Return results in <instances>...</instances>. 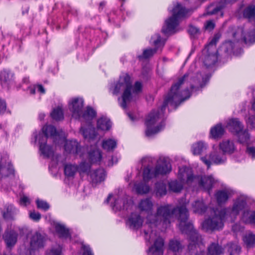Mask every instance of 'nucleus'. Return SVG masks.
I'll return each instance as SVG.
<instances>
[{
    "instance_id": "21",
    "label": "nucleus",
    "mask_w": 255,
    "mask_h": 255,
    "mask_svg": "<svg viewBox=\"0 0 255 255\" xmlns=\"http://www.w3.org/2000/svg\"><path fill=\"white\" fill-rule=\"evenodd\" d=\"M18 234L14 230H6L3 235V239L7 247H13L16 243Z\"/></svg>"
},
{
    "instance_id": "61",
    "label": "nucleus",
    "mask_w": 255,
    "mask_h": 255,
    "mask_svg": "<svg viewBox=\"0 0 255 255\" xmlns=\"http://www.w3.org/2000/svg\"><path fill=\"white\" fill-rule=\"evenodd\" d=\"M247 153L252 158H255V147L247 145L246 149Z\"/></svg>"
},
{
    "instance_id": "7",
    "label": "nucleus",
    "mask_w": 255,
    "mask_h": 255,
    "mask_svg": "<svg viewBox=\"0 0 255 255\" xmlns=\"http://www.w3.org/2000/svg\"><path fill=\"white\" fill-rule=\"evenodd\" d=\"M229 210L222 209L215 211L214 215L202 223V228L206 231L219 230L224 226V221L227 218L226 214Z\"/></svg>"
},
{
    "instance_id": "41",
    "label": "nucleus",
    "mask_w": 255,
    "mask_h": 255,
    "mask_svg": "<svg viewBox=\"0 0 255 255\" xmlns=\"http://www.w3.org/2000/svg\"><path fill=\"white\" fill-rule=\"evenodd\" d=\"M226 248L230 255H239L241 251L240 246L236 243H229Z\"/></svg>"
},
{
    "instance_id": "11",
    "label": "nucleus",
    "mask_w": 255,
    "mask_h": 255,
    "mask_svg": "<svg viewBox=\"0 0 255 255\" xmlns=\"http://www.w3.org/2000/svg\"><path fill=\"white\" fill-rule=\"evenodd\" d=\"M194 185L193 187L198 186L200 188L208 191L209 193L215 183V180L211 175L209 176H196L194 178Z\"/></svg>"
},
{
    "instance_id": "22",
    "label": "nucleus",
    "mask_w": 255,
    "mask_h": 255,
    "mask_svg": "<svg viewBox=\"0 0 255 255\" xmlns=\"http://www.w3.org/2000/svg\"><path fill=\"white\" fill-rule=\"evenodd\" d=\"M39 144V150L41 153L46 158L53 156L54 150L51 146L47 145L46 142L43 141L41 139H37Z\"/></svg>"
},
{
    "instance_id": "17",
    "label": "nucleus",
    "mask_w": 255,
    "mask_h": 255,
    "mask_svg": "<svg viewBox=\"0 0 255 255\" xmlns=\"http://www.w3.org/2000/svg\"><path fill=\"white\" fill-rule=\"evenodd\" d=\"M164 244L163 239L158 237L155 240L153 245L149 248L147 255H163Z\"/></svg>"
},
{
    "instance_id": "20",
    "label": "nucleus",
    "mask_w": 255,
    "mask_h": 255,
    "mask_svg": "<svg viewBox=\"0 0 255 255\" xmlns=\"http://www.w3.org/2000/svg\"><path fill=\"white\" fill-rule=\"evenodd\" d=\"M203 52L205 54L203 61L205 66L209 68L214 65L218 60L217 52H213L211 50H209V52H207L205 51L204 49Z\"/></svg>"
},
{
    "instance_id": "2",
    "label": "nucleus",
    "mask_w": 255,
    "mask_h": 255,
    "mask_svg": "<svg viewBox=\"0 0 255 255\" xmlns=\"http://www.w3.org/2000/svg\"><path fill=\"white\" fill-rule=\"evenodd\" d=\"M199 76H201L200 74H198L197 77L195 78L192 73H187L179 79L177 83L172 85L170 92L165 97L161 108L151 111L146 119L145 122L146 126L145 134L147 136L149 137L157 133L164 127L165 125L163 122L157 126H155V125L160 120L163 119L164 111L168 104L177 107L190 98L191 94L189 90L186 89L183 91H180V86L187 81L190 84L191 89H193L194 86L192 83L199 82L200 77Z\"/></svg>"
},
{
    "instance_id": "25",
    "label": "nucleus",
    "mask_w": 255,
    "mask_h": 255,
    "mask_svg": "<svg viewBox=\"0 0 255 255\" xmlns=\"http://www.w3.org/2000/svg\"><path fill=\"white\" fill-rule=\"evenodd\" d=\"M3 218L7 220H11L14 219L15 214V209L11 204H6L3 210L0 209Z\"/></svg>"
},
{
    "instance_id": "56",
    "label": "nucleus",
    "mask_w": 255,
    "mask_h": 255,
    "mask_svg": "<svg viewBox=\"0 0 255 255\" xmlns=\"http://www.w3.org/2000/svg\"><path fill=\"white\" fill-rule=\"evenodd\" d=\"M252 108L255 111V100L252 104ZM247 124L248 126L255 128V116H253L250 117L247 120Z\"/></svg>"
},
{
    "instance_id": "6",
    "label": "nucleus",
    "mask_w": 255,
    "mask_h": 255,
    "mask_svg": "<svg viewBox=\"0 0 255 255\" xmlns=\"http://www.w3.org/2000/svg\"><path fill=\"white\" fill-rule=\"evenodd\" d=\"M161 163L154 167L146 166L143 171V179L144 182H148L150 179L155 178L159 175H165L171 170V165L166 159H160Z\"/></svg>"
},
{
    "instance_id": "39",
    "label": "nucleus",
    "mask_w": 255,
    "mask_h": 255,
    "mask_svg": "<svg viewBox=\"0 0 255 255\" xmlns=\"http://www.w3.org/2000/svg\"><path fill=\"white\" fill-rule=\"evenodd\" d=\"M243 16L250 20L255 19V5H249L243 11Z\"/></svg>"
},
{
    "instance_id": "14",
    "label": "nucleus",
    "mask_w": 255,
    "mask_h": 255,
    "mask_svg": "<svg viewBox=\"0 0 255 255\" xmlns=\"http://www.w3.org/2000/svg\"><path fill=\"white\" fill-rule=\"evenodd\" d=\"M133 205V203L131 200L128 199L127 197H124L123 198H115V202L112 206L114 210L120 211L122 210H128L130 209Z\"/></svg>"
},
{
    "instance_id": "60",
    "label": "nucleus",
    "mask_w": 255,
    "mask_h": 255,
    "mask_svg": "<svg viewBox=\"0 0 255 255\" xmlns=\"http://www.w3.org/2000/svg\"><path fill=\"white\" fill-rule=\"evenodd\" d=\"M41 214L39 212L34 211L29 213V217L34 221H38L41 219Z\"/></svg>"
},
{
    "instance_id": "36",
    "label": "nucleus",
    "mask_w": 255,
    "mask_h": 255,
    "mask_svg": "<svg viewBox=\"0 0 255 255\" xmlns=\"http://www.w3.org/2000/svg\"><path fill=\"white\" fill-rule=\"evenodd\" d=\"M223 253V248L218 243H213L208 248L209 255H221Z\"/></svg>"
},
{
    "instance_id": "30",
    "label": "nucleus",
    "mask_w": 255,
    "mask_h": 255,
    "mask_svg": "<svg viewBox=\"0 0 255 255\" xmlns=\"http://www.w3.org/2000/svg\"><path fill=\"white\" fill-rule=\"evenodd\" d=\"M97 128L102 130H109L112 127V123L106 117L103 116L97 120Z\"/></svg>"
},
{
    "instance_id": "32",
    "label": "nucleus",
    "mask_w": 255,
    "mask_h": 255,
    "mask_svg": "<svg viewBox=\"0 0 255 255\" xmlns=\"http://www.w3.org/2000/svg\"><path fill=\"white\" fill-rule=\"evenodd\" d=\"M210 159L216 164H220L225 162L226 160L225 155L221 151H214L210 155Z\"/></svg>"
},
{
    "instance_id": "48",
    "label": "nucleus",
    "mask_w": 255,
    "mask_h": 255,
    "mask_svg": "<svg viewBox=\"0 0 255 255\" xmlns=\"http://www.w3.org/2000/svg\"><path fill=\"white\" fill-rule=\"evenodd\" d=\"M224 129L221 125H217L212 128L210 130V133L212 136L214 138L221 137L223 135Z\"/></svg>"
},
{
    "instance_id": "45",
    "label": "nucleus",
    "mask_w": 255,
    "mask_h": 255,
    "mask_svg": "<svg viewBox=\"0 0 255 255\" xmlns=\"http://www.w3.org/2000/svg\"><path fill=\"white\" fill-rule=\"evenodd\" d=\"M236 134L238 136V141L240 143L248 145L249 144L250 135L247 130H242Z\"/></svg>"
},
{
    "instance_id": "12",
    "label": "nucleus",
    "mask_w": 255,
    "mask_h": 255,
    "mask_svg": "<svg viewBox=\"0 0 255 255\" xmlns=\"http://www.w3.org/2000/svg\"><path fill=\"white\" fill-rule=\"evenodd\" d=\"M247 205V198L244 196H240L234 202L233 207L230 208H226L229 210V212L226 214L228 216L235 217L237 216L240 212L243 210Z\"/></svg>"
},
{
    "instance_id": "10",
    "label": "nucleus",
    "mask_w": 255,
    "mask_h": 255,
    "mask_svg": "<svg viewBox=\"0 0 255 255\" xmlns=\"http://www.w3.org/2000/svg\"><path fill=\"white\" fill-rule=\"evenodd\" d=\"M84 107V100L81 98H74L69 102V108L72 113V117L80 120Z\"/></svg>"
},
{
    "instance_id": "1",
    "label": "nucleus",
    "mask_w": 255,
    "mask_h": 255,
    "mask_svg": "<svg viewBox=\"0 0 255 255\" xmlns=\"http://www.w3.org/2000/svg\"><path fill=\"white\" fill-rule=\"evenodd\" d=\"M170 204H165L159 206L154 215H148L147 221L149 227L162 225L166 228L169 227L174 220V215L178 212V220L179 221V228L182 233L187 235L190 241L188 249L190 251L196 248V246L202 244V238L195 230L191 222H187L189 217L186 203L172 208Z\"/></svg>"
},
{
    "instance_id": "53",
    "label": "nucleus",
    "mask_w": 255,
    "mask_h": 255,
    "mask_svg": "<svg viewBox=\"0 0 255 255\" xmlns=\"http://www.w3.org/2000/svg\"><path fill=\"white\" fill-rule=\"evenodd\" d=\"M78 167V171H79L80 174L86 173L89 175L90 173L91 164L86 163L85 161L82 162Z\"/></svg>"
},
{
    "instance_id": "35",
    "label": "nucleus",
    "mask_w": 255,
    "mask_h": 255,
    "mask_svg": "<svg viewBox=\"0 0 255 255\" xmlns=\"http://www.w3.org/2000/svg\"><path fill=\"white\" fill-rule=\"evenodd\" d=\"M102 159V153L100 150L95 148L88 153V160L91 163H97L100 162Z\"/></svg>"
},
{
    "instance_id": "44",
    "label": "nucleus",
    "mask_w": 255,
    "mask_h": 255,
    "mask_svg": "<svg viewBox=\"0 0 255 255\" xmlns=\"http://www.w3.org/2000/svg\"><path fill=\"white\" fill-rule=\"evenodd\" d=\"M134 189L136 192L139 194H146L150 190V188L148 185L141 182L135 183L134 185Z\"/></svg>"
},
{
    "instance_id": "51",
    "label": "nucleus",
    "mask_w": 255,
    "mask_h": 255,
    "mask_svg": "<svg viewBox=\"0 0 255 255\" xmlns=\"http://www.w3.org/2000/svg\"><path fill=\"white\" fill-rule=\"evenodd\" d=\"M52 118L56 121H60L64 118L63 112L61 108L58 107L53 110L51 113Z\"/></svg>"
},
{
    "instance_id": "19",
    "label": "nucleus",
    "mask_w": 255,
    "mask_h": 255,
    "mask_svg": "<svg viewBox=\"0 0 255 255\" xmlns=\"http://www.w3.org/2000/svg\"><path fill=\"white\" fill-rule=\"evenodd\" d=\"M65 150L69 153L82 156L81 147L76 140H67L64 145Z\"/></svg>"
},
{
    "instance_id": "63",
    "label": "nucleus",
    "mask_w": 255,
    "mask_h": 255,
    "mask_svg": "<svg viewBox=\"0 0 255 255\" xmlns=\"http://www.w3.org/2000/svg\"><path fill=\"white\" fill-rule=\"evenodd\" d=\"M6 109V103L4 100L0 99V115L3 114Z\"/></svg>"
},
{
    "instance_id": "8",
    "label": "nucleus",
    "mask_w": 255,
    "mask_h": 255,
    "mask_svg": "<svg viewBox=\"0 0 255 255\" xmlns=\"http://www.w3.org/2000/svg\"><path fill=\"white\" fill-rule=\"evenodd\" d=\"M151 42L153 43L155 48L144 50L142 54L138 56L139 59H147L152 56L158 51H161L164 45V41L162 40L159 34H156L151 37Z\"/></svg>"
},
{
    "instance_id": "29",
    "label": "nucleus",
    "mask_w": 255,
    "mask_h": 255,
    "mask_svg": "<svg viewBox=\"0 0 255 255\" xmlns=\"http://www.w3.org/2000/svg\"><path fill=\"white\" fill-rule=\"evenodd\" d=\"M80 132L85 138L92 139L97 135V132L95 128L91 124H89L87 128H85L83 127H81Z\"/></svg>"
},
{
    "instance_id": "33",
    "label": "nucleus",
    "mask_w": 255,
    "mask_h": 255,
    "mask_svg": "<svg viewBox=\"0 0 255 255\" xmlns=\"http://www.w3.org/2000/svg\"><path fill=\"white\" fill-rule=\"evenodd\" d=\"M192 209L195 213L203 214L205 212L207 207L202 199L195 201L192 204Z\"/></svg>"
},
{
    "instance_id": "40",
    "label": "nucleus",
    "mask_w": 255,
    "mask_h": 255,
    "mask_svg": "<svg viewBox=\"0 0 255 255\" xmlns=\"http://www.w3.org/2000/svg\"><path fill=\"white\" fill-rule=\"evenodd\" d=\"M221 37V34L219 33L214 35L211 40L209 42L208 44L206 45L205 48V51L209 52L211 50L213 52H217L216 47V44Z\"/></svg>"
},
{
    "instance_id": "23",
    "label": "nucleus",
    "mask_w": 255,
    "mask_h": 255,
    "mask_svg": "<svg viewBox=\"0 0 255 255\" xmlns=\"http://www.w3.org/2000/svg\"><path fill=\"white\" fill-rule=\"evenodd\" d=\"M153 203L151 198H147L141 200L138 204V208L141 211L147 214L151 213L152 211Z\"/></svg>"
},
{
    "instance_id": "42",
    "label": "nucleus",
    "mask_w": 255,
    "mask_h": 255,
    "mask_svg": "<svg viewBox=\"0 0 255 255\" xmlns=\"http://www.w3.org/2000/svg\"><path fill=\"white\" fill-rule=\"evenodd\" d=\"M168 247L169 249L173 252H179L182 251L184 246L180 241L172 239L169 241Z\"/></svg>"
},
{
    "instance_id": "5",
    "label": "nucleus",
    "mask_w": 255,
    "mask_h": 255,
    "mask_svg": "<svg viewBox=\"0 0 255 255\" xmlns=\"http://www.w3.org/2000/svg\"><path fill=\"white\" fill-rule=\"evenodd\" d=\"M190 11L177 2L172 9V16L165 21V24L162 28V32L165 34H172L175 32V28L178 25L179 19L185 16Z\"/></svg>"
},
{
    "instance_id": "43",
    "label": "nucleus",
    "mask_w": 255,
    "mask_h": 255,
    "mask_svg": "<svg viewBox=\"0 0 255 255\" xmlns=\"http://www.w3.org/2000/svg\"><path fill=\"white\" fill-rule=\"evenodd\" d=\"M192 148L193 153L194 155H198L206 150L207 145L202 141H199L193 144Z\"/></svg>"
},
{
    "instance_id": "24",
    "label": "nucleus",
    "mask_w": 255,
    "mask_h": 255,
    "mask_svg": "<svg viewBox=\"0 0 255 255\" xmlns=\"http://www.w3.org/2000/svg\"><path fill=\"white\" fill-rule=\"evenodd\" d=\"M228 127L229 130L235 134L243 130L244 128V126L238 119H231L228 123Z\"/></svg>"
},
{
    "instance_id": "57",
    "label": "nucleus",
    "mask_w": 255,
    "mask_h": 255,
    "mask_svg": "<svg viewBox=\"0 0 255 255\" xmlns=\"http://www.w3.org/2000/svg\"><path fill=\"white\" fill-rule=\"evenodd\" d=\"M144 234L145 240L148 242H150L153 240L155 237V234L152 230L148 231H144Z\"/></svg>"
},
{
    "instance_id": "37",
    "label": "nucleus",
    "mask_w": 255,
    "mask_h": 255,
    "mask_svg": "<svg viewBox=\"0 0 255 255\" xmlns=\"http://www.w3.org/2000/svg\"><path fill=\"white\" fill-rule=\"evenodd\" d=\"M55 229L60 237L67 238L70 236L69 230L64 225L56 223L55 224Z\"/></svg>"
},
{
    "instance_id": "27",
    "label": "nucleus",
    "mask_w": 255,
    "mask_h": 255,
    "mask_svg": "<svg viewBox=\"0 0 255 255\" xmlns=\"http://www.w3.org/2000/svg\"><path fill=\"white\" fill-rule=\"evenodd\" d=\"M231 192L228 190H221L218 191L215 194V197L219 205L226 203L231 196Z\"/></svg>"
},
{
    "instance_id": "59",
    "label": "nucleus",
    "mask_w": 255,
    "mask_h": 255,
    "mask_svg": "<svg viewBox=\"0 0 255 255\" xmlns=\"http://www.w3.org/2000/svg\"><path fill=\"white\" fill-rule=\"evenodd\" d=\"M188 32L191 35L193 36H196L200 33L199 28L193 25H190L189 27Z\"/></svg>"
},
{
    "instance_id": "62",
    "label": "nucleus",
    "mask_w": 255,
    "mask_h": 255,
    "mask_svg": "<svg viewBox=\"0 0 255 255\" xmlns=\"http://www.w3.org/2000/svg\"><path fill=\"white\" fill-rule=\"evenodd\" d=\"M215 22L212 20L207 21L204 24L205 29L209 31L212 30L215 28Z\"/></svg>"
},
{
    "instance_id": "13",
    "label": "nucleus",
    "mask_w": 255,
    "mask_h": 255,
    "mask_svg": "<svg viewBox=\"0 0 255 255\" xmlns=\"http://www.w3.org/2000/svg\"><path fill=\"white\" fill-rule=\"evenodd\" d=\"M196 176H194L191 169L183 166L179 168L178 177L183 183L186 182L188 185H194V178Z\"/></svg>"
},
{
    "instance_id": "3",
    "label": "nucleus",
    "mask_w": 255,
    "mask_h": 255,
    "mask_svg": "<svg viewBox=\"0 0 255 255\" xmlns=\"http://www.w3.org/2000/svg\"><path fill=\"white\" fill-rule=\"evenodd\" d=\"M142 89V85L140 82L137 81L133 86H132L130 76L126 74L121 76L119 82L116 84L112 93L117 95L121 91H124L122 96V101L120 106L124 109L127 108L135 95L139 94Z\"/></svg>"
},
{
    "instance_id": "4",
    "label": "nucleus",
    "mask_w": 255,
    "mask_h": 255,
    "mask_svg": "<svg viewBox=\"0 0 255 255\" xmlns=\"http://www.w3.org/2000/svg\"><path fill=\"white\" fill-rule=\"evenodd\" d=\"M250 23L244 27L237 28L232 27L229 30V34H231L235 39L234 41L228 40L223 45L222 48L226 52H231L234 46V43L240 40H243L246 43H252L255 42V26L252 29L249 30Z\"/></svg>"
},
{
    "instance_id": "28",
    "label": "nucleus",
    "mask_w": 255,
    "mask_h": 255,
    "mask_svg": "<svg viewBox=\"0 0 255 255\" xmlns=\"http://www.w3.org/2000/svg\"><path fill=\"white\" fill-rule=\"evenodd\" d=\"M90 175L93 182H101L105 179V171L104 169L100 168L90 172Z\"/></svg>"
},
{
    "instance_id": "16",
    "label": "nucleus",
    "mask_w": 255,
    "mask_h": 255,
    "mask_svg": "<svg viewBox=\"0 0 255 255\" xmlns=\"http://www.w3.org/2000/svg\"><path fill=\"white\" fill-rule=\"evenodd\" d=\"M45 242V237L38 232H35L31 235L30 239L31 250H37L43 248Z\"/></svg>"
},
{
    "instance_id": "26",
    "label": "nucleus",
    "mask_w": 255,
    "mask_h": 255,
    "mask_svg": "<svg viewBox=\"0 0 255 255\" xmlns=\"http://www.w3.org/2000/svg\"><path fill=\"white\" fill-rule=\"evenodd\" d=\"M220 149L222 152L225 153L231 154L235 150V147L234 142L229 140H225L220 143L219 145Z\"/></svg>"
},
{
    "instance_id": "15",
    "label": "nucleus",
    "mask_w": 255,
    "mask_h": 255,
    "mask_svg": "<svg viewBox=\"0 0 255 255\" xmlns=\"http://www.w3.org/2000/svg\"><path fill=\"white\" fill-rule=\"evenodd\" d=\"M143 222V219L139 214L132 213L128 217L127 224L130 229L137 230L142 226Z\"/></svg>"
},
{
    "instance_id": "31",
    "label": "nucleus",
    "mask_w": 255,
    "mask_h": 255,
    "mask_svg": "<svg viewBox=\"0 0 255 255\" xmlns=\"http://www.w3.org/2000/svg\"><path fill=\"white\" fill-rule=\"evenodd\" d=\"M97 113L95 110L90 107H87L86 110L81 114V119L91 124V121L96 117Z\"/></svg>"
},
{
    "instance_id": "47",
    "label": "nucleus",
    "mask_w": 255,
    "mask_h": 255,
    "mask_svg": "<svg viewBox=\"0 0 255 255\" xmlns=\"http://www.w3.org/2000/svg\"><path fill=\"white\" fill-rule=\"evenodd\" d=\"M183 183L177 180H173L169 183V188L174 192H179L183 188Z\"/></svg>"
},
{
    "instance_id": "52",
    "label": "nucleus",
    "mask_w": 255,
    "mask_h": 255,
    "mask_svg": "<svg viewBox=\"0 0 255 255\" xmlns=\"http://www.w3.org/2000/svg\"><path fill=\"white\" fill-rule=\"evenodd\" d=\"M243 240L248 247H251L255 244V235L249 234L244 237Z\"/></svg>"
},
{
    "instance_id": "34",
    "label": "nucleus",
    "mask_w": 255,
    "mask_h": 255,
    "mask_svg": "<svg viewBox=\"0 0 255 255\" xmlns=\"http://www.w3.org/2000/svg\"><path fill=\"white\" fill-rule=\"evenodd\" d=\"M14 74L9 70L4 69L0 72V81L2 84H8L13 80Z\"/></svg>"
},
{
    "instance_id": "58",
    "label": "nucleus",
    "mask_w": 255,
    "mask_h": 255,
    "mask_svg": "<svg viewBox=\"0 0 255 255\" xmlns=\"http://www.w3.org/2000/svg\"><path fill=\"white\" fill-rule=\"evenodd\" d=\"M82 249L83 250L82 255H94V254L89 246L82 244Z\"/></svg>"
},
{
    "instance_id": "64",
    "label": "nucleus",
    "mask_w": 255,
    "mask_h": 255,
    "mask_svg": "<svg viewBox=\"0 0 255 255\" xmlns=\"http://www.w3.org/2000/svg\"><path fill=\"white\" fill-rule=\"evenodd\" d=\"M20 204L26 205L27 204H29L30 201L28 198L26 196H23L20 198Z\"/></svg>"
},
{
    "instance_id": "46",
    "label": "nucleus",
    "mask_w": 255,
    "mask_h": 255,
    "mask_svg": "<svg viewBox=\"0 0 255 255\" xmlns=\"http://www.w3.org/2000/svg\"><path fill=\"white\" fill-rule=\"evenodd\" d=\"M117 142L114 139H108L103 141L102 147L107 151H112L117 147Z\"/></svg>"
},
{
    "instance_id": "49",
    "label": "nucleus",
    "mask_w": 255,
    "mask_h": 255,
    "mask_svg": "<svg viewBox=\"0 0 255 255\" xmlns=\"http://www.w3.org/2000/svg\"><path fill=\"white\" fill-rule=\"evenodd\" d=\"M243 220L246 223L255 224V211L251 213L249 211H245L243 215Z\"/></svg>"
},
{
    "instance_id": "54",
    "label": "nucleus",
    "mask_w": 255,
    "mask_h": 255,
    "mask_svg": "<svg viewBox=\"0 0 255 255\" xmlns=\"http://www.w3.org/2000/svg\"><path fill=\"white\" fill-rule=\"evenodd\" d=\"M36 203L38 209H42L44 211H47L50 208V206L48 203L43 200L37 199Z\"/></svg>"
},
{
    "instance_id": "18",
    "label": "nucleus",
    "mask_w": 255,
    "mask_h": 255,
    "mask_svg": "<svg viewBox=\"0 0 255 255\" xmlns=\"http://www.w3.org/2000/svg\"><path fill=\"white\" fill-rule=\"evenodd\" d=\"M57 134V131L55 127L51 125H46L42 128V132L35 136V141L37 139H41L44 142H47V139L49 136L54 137Z\"/></svg>"
},
{
    "instance_id": "9",
    "label": "nucleus",
    "mask_w": 255,
    "mask_h": 255,
    "mask_svg": "<svg viewBox=\"0 0 255 255\" xmlns=\"http://www.w3.org/2000/svg\"><path fill=\"white\" fill-rule=\"evenodd\" d=\"M14 170L6 154H0V179L13 175Z\"/></svg>"
},
{
    "instance_id": "50",
    "label": "nucleus",
    "mask_w": 255,
    "mask_h": 255,
    "mask_svg": "<svg viewBox=\"0 0 255 255\" xmlns=\"http://www.w3.org/2000/svg\"><path fill=\"white\" fill-rule=\"evenodd\" d=\"M155 191L157 196H163L166 194V186L163 182H157L155 184Z\"/></svg>"
},
{
    "instance_id": "55",
    "label": "nucleus",
    "mask_w": 255,
    "mask_h": 255,
    "mask_svg": "<svg viewBox=\"0 0 255 255\" xmlns=\"http://www.w3.org/2000/svg\"><path fill=\"white\" fill-rule=\"evenodd\" d=\"M62 247L58 245L47 252L46 255H62Z\"/></svg>"
},
{
    "instance_id": "38",
    "label": "nucleus",
    "mask_w": 255,
    "mask_h": 255,
    "mask_svg": "<svg viewBox=\"0 0 255 255\" xmlns=\"http://www.w3.org/2000/svg\"><path fill=\"white\" fill-rule=\"evenodd\" d=\"M78 167L76 165L67 164L64 166V174L68 178H73L78 171Z\"/></svg>"
}]
</instances>
